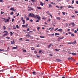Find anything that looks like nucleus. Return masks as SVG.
<instances>
[{
	"mask_svg": "<svg viewBox=\"0 0 78 78\" xmlns=\"http://www.w3.org/2000/svg\"><path fill=\"white\" fill-rule=\"evenodd\" d=\"M29 17H36V16L34 15V14L32 12L30 13L29 15Z\"/></svg>",
	"mask_w": 78,
	"mask_h": 78,
	"instance_id": "obj_1",
	"label": "nucleus"
},
{
	"mask_svg": "<svg viewBox=\"0 0 78 78\" xmlns=\"http://www.w3.org/2000/svg\"><path fill=\"white\" fill-rule=\"evenodd\" d=\"M2 19H3L5 21V23H6V22H9V19H6V18H2Z\"/></svg>",
	"mask_w": 78,
	"mask_h": 78,
	"instance_id": "obj_2",
	"label": "nucleus"
},
{
	"mask_svg": "<svg viewBox=\"0 0 78 78\" xmlns=\"http://www.w3.org/2000/svg\"><path fill=\"white\" fill-rule=\"evenodd\" d=\"M35 19L37 18L38 20H41V17L39 15H36L35 16V17L34 18Z\"/></svg>",
	"mask_w": 78,
	"mask_h": 78,
	"instance_id": "obj_3",
	"label": "nucleus"
},
{
	"mask_svg": "<svg viewBox=\"0 0 78 78\" xmlns=\"http://www.w3.org/2000/svg\"><path fill=\"white\" fill-rule=\"evenodd\" d=\"M28 9L27 10L28 11H34V9H33V8H31V7L28 6Z\"/></svg>",
	"mask_w": 78,
	"mask_h": 78,
	"instance_id": "obj_4",
	"label": "nucleus"
},
{
	"mask_svg": "<svg viewBox=\"0 0 78 78\" xmlns=\"http://www.w3.org/2000/svg\"><path fill=\"white\" fill-rule=\"evenodd\" d=\"M10 10H11V11H16V9H14V8H11L10 9Z\"/></svg>",
	"mask_w": 78,
	"mask_h": 78,
	"instance_id": "obj_5",
	"label": "nucleus"
},
{
	"mask_svg": "<svg viewBox=\"0 0 78 78\" xmlns=\"http://www.w3.org/2000/svg\"><path fill=\"white\" fill-rule=\"evenodd\" d=\"M28 26V24H26V25H23L22 26V27H26V28H27L28 27H27Z\"/></svg>",
	"mask_w": 78,
	"mask_h": 78,
	"instance_id": "obj_6",
	"label": "nucleus"
},
{
	"mask_svg": "<svg viewBox=\"0 0 78 78\" xmlns=\"http://www.w3.org/2000/svg\"><path fill=\"white\" fill-rule=\"evenodd\" d=\"M11 44L12 45L15 44V41H14V40H13V41H11Z\"/></svg>",
	"mask_w": 78,
	"mask_h": 78,
	"instance_id": "obj_7",
	"label": "nucleus"
},
{
	"mask_svg": "<svg viewBox=\"0 0 78 78\" xmlns=\"http://www.w3.org/2000/svg\"><path fill=\"white\" fill-rule=\"evenodd\" d=\"M58 31H60V32H62V29H59L57 30Z\"/></svg>",
	"mask_w": 78,
	"mask_h": 78,
	"instance_id": "obj_8",
	"label": "nucleus"
},
{
	"mask_svg": "<svg viewBox=\"0 0 78 78\" xmlns=\"http://www.w3.org/2000/svg\"><path fill=\"white\" fill-rule=\"evenodd\" d=\"M40 5H41V6H44V3H42V2H40Z\"/></svg>",
	"mask_w": 78,
	"mask_h": 78,
	"instance_id": "obj_9",
	"label": "nucleus"
},
{
	"mask_svg": "<svg viewBox=\"0 0 78 78\" xmlns=\"http://www.w3.org/2000/svg\"><path fill=\"white\" fill-rule=\"evenodd\" d=\"M30 36H31L30 34H27L26 35V37H30Z\"/></svg>",
	"mask_w": 78,
	"mask_h": 78,
	"instance_id": "obj_10",
	"label": "nucleus"
},
{
	"mask_svg": "<svg viewBox=\"0 0 78 78\" xmlns=\"http://www.w3.org/2000/svg\"><path fill=\"white\" fill-rule=\"evenodd\" d=\"M72 8V9H73L74 8V7H72V6L70 5H69V6L68 7V8Z\"/></svg>",
	"mask_w": 78,
	"mask_h": 78,
	"instance_id": "obj_11",
	"label": "nucleus"
},
{
	"mask_svg": "<svg viewBox=\"0 0 78 78\" xmlns=\"http://www.w3.org/2000/svg\"><path fill=\"white\" fill-rule=\"evenodd\" d=\"M17 46H16V47H13L12 49L13 50H14V49L16 50L17 49Z\"/></svg>",
	"mask_w": 78,
	"mask_h": 78,
	"instance_id": "obj_12",
	"label": "nucleus"
},
{
	"mask_svg": "<svg viewBox=\"0 0 78 78\" xmlns=\"http://www.w3.org/2000/svg\"><path fill=\"white\" fill-rule=\"evenodd\" d=\"M69 58H68V60H69V59H70L71 60H73V58H72V57H69Z\"/></svg>",
	"mask_w": 78,
	"mask_h": 78,
	"instance_id": "obj_13",
	"label": "nucleus"
},
{
	"mask_svg": "<svg viewBox=\"0 0 78 78\" xmlns=\"http://www.w3.org/2000/svg\"><path fill=\"white\" fill-rule=\"evenodd\" d=\"M56 60L57 61V62H61V60H60V59H56Z\"/></svg>",
	"mask_w": 78,
	"mask_h": 78,
	"instance_id": "obj_14",
	"label": "nucleus"
},
{
	"mask_svg": "<svg viewBox=\"0 0 78 78\" xmlns=\"http://www.w3.org/2000/svg\"><path fill=\"white\" fill-rule=\"evenodd\" d=\"M48 5L49 6L48 7V8H50L51 7H53V6H52V5H51V4H49Z\"/></svg>",
	"mask_w": 78,
	"mask_h": 78,
	"instance_id": "obj_15",
	"label": "nucleus"
},
{
	"mask_svg": "<svg viewBox=\"0 0 78 78\" xmlns=\"http://www.w3.org/2000/svg\"><path fill=\"white\" fill-rule=\"evenodd\" d=\"M76 41H74V42H72V44H73V45H75V44H76Z\"/></svg>",
	"mask_w": 78,
	"mask_h": 78,
	"instance_id": "obj_16",
	"label": "nucleus"
},
{
	"mask_svg": "<svg viewBox=\"0 0 78 78\" xmlns=\"http://www.w3.org/2000/svg\"><path fill=\"white\" fill-rule=\"evenodd\" d=\"M13 27V29H14L15 30H16V27L15 26H13L12 27Z\"/></svg>",
	"mask_w": 78,
	"mask_h": 78,
	"instance_id": "obj_17",
	"label": "nucleus"
},
{
	"mask_svg": "<svg viewBox=\"0 0 78 78\" xmlns=\"http://www.w3.org/2000/svg\"><path fill=\"white\" fill-rule=\"evenodd\" d=\"M64 37H63L61 38V37H58V39H63Z\"/></svg>",
	"mask_w": 78,
	"mask_h": 78,
	"instance_id": "obj_18",
	"label": "nucleus"
},
{
	"mask_svg": "<svg viewBox=\"0 0 78 78\" xmlns=\"http://www.w3.org/2000/svg\"><path fill=\"white\" fill-rule=\"evenodd\" d=\"M56 19H57V20H60L61 19V18L59 17H56Z\"/></svg>",
	"mask_w": 78,
	"mask_h": 78,
	"instance_id": "obj_19",
	"label": "nucleus"
},
{
	"mask_svg": "<svg viewBox=\"0 0 78 78\" xmlns=\"http://www.w3.org/2000/svg\"><path fill=\"white\" fill-rule=\"evenodd\" d=\"M5 69L1 70H0V72H3V71H5Z\"/></svg>",
	"mask_w": 78,
	"mask_h": 78,
	"instance_id": "obj_20",
	"label": "nucleus"
},
{
	"mask_svg": "<svg viewBox=\"0 0 78 78\" xmlns=\"http://www.w3.org/2000/svg\"><path fill=\"white\" fill-rule=\"evenodd\" d=\"M8 34V32H7V33H6V34H5L3 36H7Z\"/></svg>",
	"mask_w": 78,
	"mask_h": 78,
	"instance_id": "obj_21",
	"label": "nucleus"
},
{
	"mask_svg": "<svg viewBox=\"0 0 78 78\" xmlns=\"http://www.w3.org/2000/svg\"><path fill=\"white\" fill-rule=\"evenodd\" d=\"M30 37L31 39H34V37H33V36H30Z\"/></svg>",
	"mask_w": 78,
	"mask_h": 78,
	"instance_id": "obj_22",
	"label": "nucleus"
},
{
	"mask_svg": "<svg viewBox=\"0 0 78 78\" xmlns=\"http://www.w3.org/2000/svg\"><path fill=\"white\" fill-rule=\"evenodd\" d=\"M58 35H59V34L58 33H56L55 34V36H57Z\"/></svg>",
	"mask_w": 78,
	"mask_h": 78,
	"instance_id": "obj_23",
	"label": "nucleus"
},
{
	"mask_svg": "<svg viewBox=\"0 0 78 78\" xmlns=\"http://www.w3.org/2000/svg\"><path fill=\"white\" fill-rule=\"evenodd\" d=\"M62 78H72V77H64V76H62Z\"/></svg>",
	"mask_w": 78,
	"mask_h": 78,
	"instance_id": "obj_24",
	"label": "nucleus"
},
{
	"mask_svg": "<svg viewBox=\"0 0 78 78\" xmlns=\"http://www.w3.org/2000/svg\"><path fill=\"white\" fill-rule=\"evenodd\" d=\"M22 22L23 24H25V20H22Z\"/></svg>",
	"mask_w": 78,
	"mask_h": 78,
	"instance_id": "obj_25",
	"label": "nucleus"
},
{
	"mask_svg": "<svg viewBox=\"0 0 78 78\" xmlns=\"http://www.w3.org/2000/svg\"><path fill=\"white\" fill-rule=\"evenodd\" d=\"M37 9H42V8H41V7H37Z\"/></svg>",
	"mask_w": 78,
	"mask_h": 78,
	"instance_id": "obj_26",
	"label": "nucleus"
},
{
	"mask_svg": "<svg viewBox=\"0 0 78 78\" xmlns=\"http://www.w3.org/2000/svg\"><path fill=\"white\" fill-rule=\"evenodd\" d=\"M40 37L41 38H45V36H40Z\"/></svg>",
	"mask_w": 78,
	"mask_h": 78,
	"instance_id": "obj_27",
	"label": "nucleus"
},
{
	"mask_svg": "<svg viewBox=\"0 0 78 78\" xmlns=\"http://www.w3.org/2000/svg\"><path fill=\"white\" fill-rule=\"evenodd\" d=\"M3 28L4 30H6V27H5V26H3Z\"/></svg>",
	"mask_w": 78,
	"mask_h": 78,
	"instance_id": "obj_28",
	"label": "nucleus"
},
{
	"mask_svg": "<svg viewBox=\"0 0 78 78\" xmlns=\"http://www.w3.org/2000/svg\"><path fill=\"white\" fill-rule=\"evenodd\" d=\"M72 55H76V54L74 52H73L72 53Z\"/></svg>",
	"mask_w": 78,
	"mask_h": 78,
	"instance_id": "obj_29",
	"label": "nucleus"
},
{
	"mask_svg": "<svg viewBox=\"0 0 78 78\" xmlns=\"http://www.w3.org/2000/svg\"><path fill=\"white\" fill-rule=\"evenodd\" d=\"M10 33H11L10 36H12V34H13V33L12 32L10 31Z\"/></svg>",
	"mask_w": 78,
	"mask_h": 78,
	"instance_id": "obj_30",
	"label": "nucleus"
},
{
	"mask_svg": "<svg viewBox=\"0 0 78 78\" xmlns=\"http://www.w3.org/2000/svg\"><path fill=\"white\" fill-rule=\"evenodd\" d=\"M71 24H72L73 26H75V23H72Z\"/></svg>",
	"mask_w": 78,
	"mask_h": 78,
	"instance_id": "obj_31",
	"label": "nucleus"
},
{
	"mask_svg": "<svg viewBox=\"0 0 78 78\" xmlns=\"http://www.w3.org/2000/svg\"><path fill=\"white\" fill-rule=\"evenodd\" d=\"M0 2H2V3H3L4 2V1L3 0H0Z\"/></svg>",
	"mask_w": 78,
	"mask_h": 78,
	"instance_id": "obj_32",
	"label": "nucleus"
},
{
	"mask_svg": "<svg viewBox=\"0 0 78 78\" xmlns=\"http://www.w3.org/2000/svg\"><path fill=\"white\" fill-rule=\"evenodd\" d=\"M14 13V12H10V14L11 15H12Z\"/></svg>",
	"mask_w": 78,
	"mask_h": 78,
	"instance_id": "obj_33",
	"label": "nucleus"
},
{
	"mask_svg": "<svg viewBox=\"0 0 78 78\" xmlns=\"http://www.w3.org/2000/svg\"><path fill=\"white\" fill-rule=\"evenodd\" d=\"M37 29L38 31H39V29H40V27H37Z\"/></svg>",
	"mask_w": 78,
	"mask_h": 78,
	"instance_id": "obj_34",
	"label": "nucleus"
},
{
	"mask_svg": "<svg viewBox=\"0 0 78 78\" xmlns=\"http://www.w3.org/2000/svg\"><path fill=\"white\" fill-rule=\"evenodd\" d=\"M71 36H75V35H74V34H71Z\"/></svg>",
	"mask_w": 78,
	"mask_h": 78,
	"instance_id": "obj_35",
	"label": "nucleus"
},
{
	"mask_svg": "<svg viewBox=\"0 0 78 78\" xmlns=\"http://www.w3.org/2000/svg\"><path fill=\"white\" fill-rule=\"evenodd\" d=\"M32 73H33V75H35V73H36V72L34 71V72H33Z\"/></svg>",
	"mask_w": 78,
	"mask_h": 78,
	"instance_id": "obj_36",
	"label": "nucleus"
},
{
	"mask_svg": "<svg viewBox=\"0 0 78 78\" xmlns=\"http://www.w3.org/2000/svg\"><path fill=\"white\" fill-rule=\"evenodd\" d=\"M51 45V44H50V45H49L48 46V48H50Z\"/></svg>",
	"mask_w": 78,
	"mask_h": 78,
	"instance_id": "obj_37",
	"label": "nucleus"
},
{
	"mask_svg": "<svg viewBox=\"0 0 78 78\" xmlns=\"http://www.w3.org/2000/svg\"><path fill=\"white\" fill-rule=\"evenodd\" d=\"M6 39H10V37H6Z\"/></svg>",
	"mask_w": 78,
	"mask_h": 78,
	"instance_id": "obj_38",
	"label": "nucleus"
},
{
	"mask_svg": "<svg viewBox=\"0 0 78 78\" xmlns=\"http://www.w3.org/2000/svg\"><path fill=\"white\" fill-rule=\"evenodd\" d=\"M16 27L17 28H19V25H16Z\"/></svg>",
	"mask_w": 78,
	"mask_h": 78,
	"instance_id": "obj_39",
	"label": "nucleus"
},
{
	"mask_svg": "<svg viewBox=\"0 0 78 78\" xmlns=\"http://www.w3.org/2000/svg\"><path fill=\"white\" fill-rule=\"evenodd\" d=\"M27 20H30V18H29V17H28L26 19Z\"/></svg>",
	"mask_w": 78,
	"mask_h": 78,
	"instance_id": "obj_40",
	"label": "nucleus"
},
{
	"mask_svg": "<svg viewBox=\"0 0 78 78\" xmlns=\"http://www.w3.org/2000/svg\"><path fill=\"white\" fill-rule=\"evenodd\" d=\"M56 8H58V9H59L60 8L57 5V6H56Z\"/></svg>",
	"mask_w": 78,
	"mask_h": 78,
	"instance_id": "obj_41",
	"label": "nucleus"
},
{
	"mask_svg": "<svg viewBox=\"0 0 78 78\" xmlns=\"http://www.w3.org/2000/svg\"><path fill=\"white\" fill-rule=\"evenodd\" d=\"M72 4H73L74 3V1L73 0L72 2Z\"/></svg>",
	"mask_w": 78,
	"mask_h": 78,
	"instance_id": "obj_42",
	"label": "nucleus"
},
{
	"mask_svg": "<svg viewBox=\"0 0 78 78\" xmlns=\"http://www.w3.org/2000/svg\"><path fill=\"white\" fill-rule=\"evenodd\" d=\"M62 13L63 14V15H65V14H66V13L64 12H62Z\"/></svg>",
	"mask_w": 78,
	"mask_h": 78,
	"instance_id": "obj_43",
	"label": "nucleus"
},
{
	"mask_svg": "<svg viewBox=\"0 0 78 78\" xmlns=\"http://www.w3.org/2000/svg\"><path fill=\"white\" fill-rule=\"evenodd\" d=\"M55 51H59V49H58V50L57 49H55Z\"/></svg>",
	"mask_w": 78,
	"mask_h": 78,
	"instance_id": "obj_44",
	"label": "nucleus"
},
{
	"mask_svg": "<svg viewBox=\"0 0 78 78\" xmlns=\"http://www.w3.org/2000/svg\"><path fill=\"white\" fill-rule=\"evenodd\" d=\"M4 51V49H0V51Z\"/></svg>",
	"mask_w": 78,
	"mask_h": 78,
	"instance_id": "obj_45",
	"label": "nucleus"
},
{
	"mask_svg": "<svg viewBox=\"0 0 78 78\" xmlns=\"http://www.w3.org/2000/svg\"><path fill=\"white\" fill-rule=\"evenodd\" d=\"M30 22H33V20L31 19V20H30Z\"/></svg>",
	"mask_w": 78,
	"mask_h": 78,
	"instance_id": "obj_46",
	"label": "nucleus"
},
{
	"mask_svg": "<svg viewBox=\"0 0 78 78\" xmlns=\"http://www.w3.org/2000/svg\"><path fill=\"white\" fill-rule=\"evenodd\" d=\"M42 19H44V20H45L46 19V18L44 17H43L42 18Z\"/></svg>",
	"mask_w": 78,
	"mask_h": 78,
	"instance_id": "obj_47",
	"label": "nucleus"
},
{
	"mask_svg": "<svg viewBox=\"0 0 78 78\" xmlns=\"http://www.w3.org/2000/svg\"><path fill=\"white\" fill-rule=\"evenodd\" d=\"M3 14H4V12H3L2 11H1V14L2 15Z\"/></svg>",
	"mask_w": 78,
	"mask_h": 78,
	"instance_id": "obj_48",
	"label": "nucleus"
},
{
	"mask_svg": "<svg viewBox=\"0 0 78 78\" xmlns=\"http://www.w3.org/2000/svg\"><path fill=\"white\" fill-rule=\"evenodd\" d=\"M14 19L13 18L12 20V22H14Z\"/></svg>",
	"mask_w": 78,
	"mask_h": 78,
	"instance_id": "obj_49",
	"label": "nucleus"
},
{
	"mask_svg": "<svg viewBox=\"0 0 78 78\" xmlns=\"http://www.w3.org/2000/svg\"><path fill=\"white\" fill-rule=\"evenodd\" d=\"M56 24V23H52V25H55Z\"/></svg>",
	"mask_w": 78,
	"mask_h": 78,
	"instance_id": "obj_50",
	"label": "nucleus"
},
{
	"mask_svg": "<svg viewBox=\"0 0 78 78\" xmlns=\"http://www.w3.org/2000/svg\"><path fill=\"white\" fill-rule=\"evenodd\" d=\"M50 15V16H51V18H52V15H51V14H49Z\"/></svg>",
	"mask_w": 78,
	"mask_h": 78,
	"instance_id": "obj_51",
	"label": "nucleus"
},
{
	"mask_svg": "<svg viewBox=\"0 0 78 78\" xmlns=\"http://www.w3.org/2000/svg\"><path fill=\"white\" fill-rule=\"evenodd\" d=\"M68 44H72V42L68 43Z\"/></svg>",
	"mask_w": 78,
	"mask_h": 78,
	"instance_id": "obj_52",
	"label": "nucleus"
},
{
	"mask_svg": "<svg viewBox=\"0 0 78 78\" xmlns=\"http://www.w3.org/2000/svg\"><path fill=\"white\" fill-rule=\"evenodd\" d=\"M42 52V50H40L39 51V53H41Z\"/></svg>",
	"mask_w": 78,
	"mask_h": 78,
	"instance_id": "obj_53",
	"label": "nucleus"
},
{
	"mask_svg": "<svg viewBox=\"0 0 78 78\" xmlns=\"http://www.w3.org/2000/svg\"><path fill=\"white\" fill-rule=\"evenodd\" d=\"M27 31H30V28H28L27 30Z\"/></svg>",
	"mask_w": 78,
	"mask_h": 78,
	"instance_id": "obj_54",
	"label": "nucleus"
},
{
	"mask_svg": "<svg viewBox=\"0 0 78 78\" xmlns=\"http://www.w3.org/2000/svg\"><path fill=\"white\" fill-rule=\"evenodd\" d=\"M75 16L74 15H73L71 16V17H74V18H75Z\"/></svg>",
	"mask_w": 78,
	"mask_h": 78,
	"instance_id": "obj_55",
	"label": "nucleus"
},
{
	"mask_svg": "<svg viewBox=\"0 0 78 78\" xmlns=\"http://www.w3.org/2000/svg\"><path fill=\"white\" fill-rule=\"evenodd\" d=\"M3 33H8V32H7V31H5L4 32H3Z\"/></svg>",
	"mask_w": 78,
	"mask_h": 78,
	"instance_id": "obj_56",
	"label": "nucleus"
},
{
	"mask_svg": "<svg viewBox=\"0 0 78 78\" xmlns=\"http://www.w3.org/2000/svg\"><path fill=\"white\" fill-rule=\"evenodd\" d=\"M36 22H39V20H37L36 21Z\"/></svg>",
	"mask_w": 78,
	"mask_h": 78,
	"instance_id": "obj_57",
	"label": "nucleus"
},
{
	"mask_svg": "<svg viewBox=\"0 0 78 78\" xmlns=\"http://www.w3.org/2000/svg\"><path fill=\"white\" fill-rule=\"evenodd\" d=\"M58 28H56V29L54 30V31H56V30H58Z\"/></svg>",
	"mask_w": 78,
	"mask_h": 78,
	"instance_id": "obj_58",
	"label": "nucleus"
},
{
	"mask_svg": "<svg viewBox=\"0 0 78 78\" xmlns=\"http://www.w3.org/2000/svg\"><path fill=\"white\" fill-rule=\"evenodd\" d=\"M30 41V40H26V41Z\"/></svg>",
	"mask_w": 78,
	"mask_h": 78,
	"instance_id": "obj_59",
	"label": "nucleus"
},
{
	"mask_svg": "<svg viewBox=\"0 0 78 78\" xmlns=\"http://www.w3.org/2000/svg\"><path fill=\"white\" fill-rule=\"evenodd\" d=\"M74 33H77V31H76V30H75L74 31Z\"/></svg>",
	"mask_w": 78,
	"mask_h": 78,
	"instance_id": "obj_60",
	"label": "nucleus"
},
{
	"mask_svg": "<svg viewBox=\"0 0 78 78\" xmlns=\"http://www.w3.org/2000/svg\"><path fill=\"white\" fill-rule=\"evenodd\" d=\"M74 12H75V13H78V12H77V11H75Z\"/></svg>",
	"mask_w": 78,
	"mask_h": 78,
	"instance_id": "obj_61",
	"label": "nucleus"
},
{
	"mask_svg": "<svg viewBox=\"0 0 78 78\" xmlns=\"http://www.w3.org/2000/svg\"><path fill=\"white\" fill-rule=\"evenodd\" d=\"M23 20V17H22L21 18V20Z\"/></svg>",
	"mask_w": 78,
	"mask_h": 78,
	"instance_id": "obj_62",
	"label": "nucleus"
},
{
	"mask_svg": "<svg viewBox=\"0 0 78 78\" xmlns=\"http://www.w3.org/2000/svg\"><path fill=\"white\" fill-rule=\"evenodd\" d=\"M47 14H49V12L48 11H47L46 12Z\"/></svg>",
	"mask_w": 78,
	"mask_h": 78,
	"instance_id": "obj_63",
	"label": "nucleus"
},
{
	"mask_svg": "<svg viewBox=\"0 0 78 78\" xmlns=\"http://www.w3.org/2000/svg\"><path fill=\"white\" fill-rule=\"evenodd\" d=\"M76 4H78V1H76Z\"/></svg>",
	"mask_w": 78,
	"mask_h": 78,
	"instance_id": "obj_64",
	"label": "nucleus"
}]
</instances>
